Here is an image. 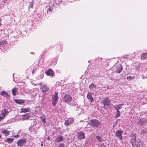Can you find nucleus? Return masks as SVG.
<instances>
[{
  "instance_id": "1",
  "label": "nucleus",
  "mask_w": 147,
  "mask_h": 147,
  "mask_svg": "<svg viewBox=\"0 0 147 147\" xmlns=\"http://www.w3.org/2000/svg\"><path fill=\"white\" fill-rule=\"evenodd\" d=\"M88 124L94 127L98 128L101 124L100 122L96 119H92L90 120L88 123Z\"/></svg>"
},
{
  "instance_id": "2",
  "label": "nucleus",
  "mask_w": 147,
  "mask_h": 147,
  "mask_svg": "<svg viewBox=\"0 0 147 147\" xmlns=\"http://www.w3.org/2000/svg\"><path fill=\"white\" fill-rule=\"evenodd\" d=\"M133 147H146V145L142 142L140 141H136L132 144Z\"/></svg>"
},
{
  "instance_id": "3",
  "label": "nucleus",
  "mask_w": 147,
  "mask_h": 147,
  "mask_svg": "<svg viewBox=\"0 0 147 147\" xmlns=\"http://www.w3.org/2000/svg\"><path fill=\"white\" fill-rule=\"evenodd\" d=\"M58 92H56L52 96V104L54 106L56 104L58 99Z\"/></svg>"
},
{
  "instance_id": "4",
  "label": "nucleus",
  "mask_w": 147,
  "mask_h": 147,
  "mask_svg": "<svg viewBox=\"0 0 147 147\" xmlns=\"http://www.w3.org/2000/svg\"><path fill=\"white\" fill-rule=\"evenodd\" d=\"M123 133V131L121 129L117 131L115 134V136L117 137L119 140H121L123 139L122 135Z\"/></svg>"
},
{
  "instance_id": "5",
  "label": "nucleus",
  "mask_w": 147,
  "mask_h": 147,
  "mask_svg": "<svg viewBox=\"0 0 147 147\" xmlns=\"http://www.w3.org/2000/svg\"><path fill=\"white\" fill-rule=\"evenodd\" d=\"M115 71L117 73H120L122 70V67L120 64H116L114 66Z\"/></svg>"
},
{
  "instance_id": "6",
  "label": "nucleus",
  "mask_w": 147,
  "mask_h": 147,
  "mask_svg": "<svg viewBox=\"0 0 147 147\" xmlns=\"http://www.w3.org/2000/svg\"><path fill=\"white\" fill-rule=\"evenodd\" d=\"M26 139L24 138L18 140L17 142V145L19 146H22L24 145L26 142Z\"/></svg>"
},
{
  "instance_id": "7",
  "label": "nucleus",
  "mask_w": 147,
  "mask_h": 147,
  "mask_svg": "<svg viewBox=\"0 0 147 147\" xmlns=\"http://www.w3.org/2000/svg\"><path fill=\"white\" fill-rule=\"evenodd\" d=\"M40 89H42V92L43 94H45L49 90V88L46 84L41 85L40 87Z\"/></svg>"
},
{
  "instance_id": "8",
  "label": "nucleus",
  "mask_w": 147,
  "mask_h": 147,
  "mask_svg": "<svg viewBox=\"0 0 147 147\" xmlns=\"http://www.w3.org/2000/svg\"><path fill=\"white\" fill-rule=\"evenodd\" d=\"M72 100V98L70 95L69 94H66L63 98V101L66 103L70 102Z\"/></svg>"
},
{
  "instance_id": "9",
  "label": "nucleus",
  "mask_w": 147,
  "mask_h": 147,
  "mask_svg": "<svg viewBox=\"0 0 147 147\" xmlns=\"http://www.w3.org/2000/svg\"><path fill=\"white\" fill-rule=\"evenodd\" d=\"M110 103V101L109 99L108 98H106L103 100L102 102H101L100 104H101L103 106L104 108L106 109V107H105V106L108 105Z\"/></svg>"
},
{
  "instance_id": "10",
  "label": "nucleus",
  "mask_w": 147,
  "mask_h": 147,
  "mask_svg": "<svg viewBox=\"0 0 147 147\" xmlns=\"http://www.w3.org/2000/svg\"><path fill=\"white\" fill-rule=\"evenodd\" d=\"M9 113V112L6 109H4L3 110L0 115V117L2 119H4L7 114Z\"/></svg>"
},
{
  "instance_id": "11",
  "label": "nucleus",
  "mask_w": 147,
  "mask_h": 147,
  "mask_svg": "<svg viewBox=\"0 0 147 147\" xmlns=\"http://www.w3.org/2000/svg\"><path fill=\"white\" fill-rule=\"evenodd\" d=\"M65 122L64 123L65 125L67 126L70 124L72 123L74 121V119L73 118H68L66 120H65Z\"/></svg>"
},
{
  "instance_id": "12",
  "label": "nucleus",
  "mask_w": 147,
  "mask_h": 147,
  "mask_svg": "<svg viewBox=\"0 0 147 147\" xmlns=\"http://www.w3.org/2000/svg\"><path fill=\"white\" fill-rule=\"evenodd\" d=\"M78 139L81 140L84 139L85 138L84 133L82 131H81L78 134Z\"/></svg>"
},
{
  "instance_id": "13",
  "label": "nucleus",
  "mask_w": 147,
  "mask_h": 147,
  "mask_svg": "<svg viewBox=\"0 0 147 147\" xmlns=\"http://www.w3.org/2000/svg\"><path fill=\"white\" fill-rule=\"evenodd\" d=\"M130 136L132 137V138L131 139V143L132 144H134V142H135L136 141V134H131Z\"/></svg>"
},
{
  "instance_id": "14",
  "label": "nucleus",
  "mask_w": 147,
  "mask_h": 147,
  "mask_svg": "<svg viewBox=\"0 0 147 147\" xmlns=\"http://www.w3.org/2000/svg\"><path fill=\"white\" fill-rule=\"evenodd\" d=\"M45 73L47 76H53V71L50 69H49L48 70L46 71Z\"/></svg>"
},
{
  "instance_id": "15",
  "label": "nucleus",
  "mask_w": 147,
  "mask_h": 147,
  "mask_svg": "<svg viewBox=\"0 0 147 147\" xmlns=\"http://www.w3.org/2000/svg\"><path fill=\"white\" fill-rule=\"evenodd\" d=\"M87 97L90 102H92L94 101V99L92 97L91 92H89L88 93Z\"/></svg>"
},
{
  "instance_id": "16",
  "label": "nucleus",
  "mask_w": 147,
  "mask_h": 147,
  "mask_svg": "<svg viewBox=\"0 0 147 147\" xmlns=\"http://www.w3.org/2000/svg\"><path fill=\"white\" fill-rule=\"evenodd\" d=\"M30 108H22L21 109L20 113H25L30 111Z\"/></svg>"
},
{
  "instance_id": "17",
  "label": "nucleus",
  "mask_w": 147,
  "mask_h": 147,
  "mask_svg": "<svg viewBox=\"0 0 147 147\" xmlns=\"http://www.w3.org/2000/svg\"><path fill=\"white\" fill-rule=\"evenodd\" d=\"M64 139V137L61 135H60L55 139V141L57 142H60Z\"/></svg>"
},
{
  "instance_id": "18",
  "label": "nucleus",
  "mask_w": 147,
  "mask_h": 147,
  "mask_svg": "<svg viewBox=\"0 0 147 147\" xmlns=\"http://www.w3.org/2000/svg\"><path fill=\"white\" fill-rule=\"evenodd\" d=\"M124 105L123 104H119L117 105L114 106V108L117 111H119V109H120L122 108L121 106Z\"/></svg>"
},
{
  "instance_id": "19",
  "label": "nucleus",
  "mask_w": 147,
  "mask_h": 147,
  "mask_svg": "<svg viewBox=\"0 0 147 147\" xmlns=\"http://www.w3.org/2000/svg\"><path fill=\"white\" fill-rule=\"evenodd\" d=\"M0 95L4 96L7 98H9V96L7 93L5 92V91H3L0 93Z\"/></svg>"
},
{
  "instance_id": "20",
  "label": "nucleus",
  "mask_w": 147,
  "mask_h": 147,
  "mask_svg": "<svg viewBox=\"0 0 147 147\" xmlns=\"http://www.w3.org/2000/svg\"><path fill=\"white\" fill-rule=\"evenodd\" d=\"M14 139L12 138H7L5 141L6 142H8L9 144H10L13 142Z\"/></svg>"
},
{
  "instance_id": "21",
  "label": "nucleus",
  "mask_w": 147,
  "mask_h": 147,
  "mask_svg": "<svg viewBox=\"0 0 147 147\" xmlns=\"http://www.w3.org/2000/svg\"><path fill=\"white\" fill-rule=\"evenodd\" d=\"M1 132L6 136L9 135L10 133L9 131H7V130H2Z\"/></svg>"
},
{
  "instance_id": "22",
  "label": "nucleus",
  "mask_w": 147,
  "mask_h": 147,
  "mask_svg": "<svg viewBox=\"0 0 147 147\" xmlns=\"http://www.w3.org/2000/svg\"><path fill=\"white\" fill-rule=\"evenodd\" d=\"M14 101L16 103L18 104H22L24 103L25 102V101L23 100L16 99Z\"/></svg>"
},
{
  "instance_id": "23",
  "label": "nucleus",
  "mask_w": 147,
  "mask_h": 147,
  "mask_svg": "<svg viewBox=\"0 0 147 147\" xmlns=\"http://www.w3.org/2000/svg\"><path fill=\"white\" fill-rule=\"evenodd\" d=\"M22 119H27L30 117V115L29 114L27 113L22 115Z\"/></svg>"
},
{
  "instance_id": "24",
  "label": "nucleus",
  "mask_w": 147,
  "mask_h": 147,
  "mask_svg": "<svg viewBox=\"0 0 147 147\" xmlns=\"http://www.w3.org/2000/svg\"><path fill=\"white\" fill-rule=\"evenodd\" d=\"M18 90V88H14L12 90V93L13 94L14 96H15L16 94H17L18 93L17 90Z\"/></svg>"
},
{
  "instance_id": "25",
  "label": "nucleus",
  "mask_w": 147,
  "mask_h": 147,
  "mask_svg": "<svg viewBox=\"0 0 147 147\" xmlns=\"http://www.w3.org/2000/svg\"><path fill=\"white\" fill-rule=\"evenodd\" d=\"M96 138L98 142H102V139L101 136H96Z\"/></svg>"
},
{
  "instance_id": "26",
  "label": "nucleus",
  "mask_w": 147,
  "mask_h": 147,
  "mask_svg": "<svg viewBox=\"0 0 147 147\" xmlns=\"http://www.w3.org/2000/svg\"><path fill=\"white\" fill-rule=\"evenodd\" d=\"M96 88V85L94 84L93 83L90 84L89 86V88L90 89L95 88Z\"/></svg>"
},
{
  "instance_id": "27",
  "label": "nucleus",
  "mask_w": 147,
  "mask_h": 147,
  "mask_svg": "<svg viewBox=\"0 0 147 147\" xmlns=\"http://www.w3.org/2000/svg\"><path fill=\"white\" fill-rule=\"evenodd\" d=\"M141 123L142 125L145 124H146V119H140Z\"/></svg>"
},
{
  "instance_id": "28",
  "label": "nucleus",
  "mask_w": 147,
  "mask_h": 147,
  "mask_svg": "<svg viewBox=\"0 0 147 147\" xmlns=\"http://www.w3.org/2000/svg\"><path fill=\"white\" fill-rule=\"evenodd\" d=\"M120 116V113L119 111H117L116 114L115 115V117L116 118H118Z\"/></svg>"
},
{
  "instance_id": "29",
  "label": "nucleus",
  "mask_w": 147,
  "mask_h": 147,
  "mask_svg": "<svg viewBox=\"0 0 147 147\" xmlns=\"http://www.w3.org/2000/svg\"><path fill=\"white\" fill-rule=\"evenodd\" d=\"M40 119L41 120V121L44 123H46V121H45V117H44V116H42V117H40Z\"/></svg>"
},
{
  "instance_id": "30",
  "label": "nucleus",
  "mask_w": 147,
  "mask_h": 147,
  "mask_svg": "<svg viewBox=\"0 0 147 147\" xmlns=\"http://www.w3.org/2000/svg\"><path fill=\"white\" fill-rule=\"evenodd\" d=\"M142 132L143 134H146L147 133V128L143 129L141 131Z\"/></svg>"
},
{
  "instance_id": "31",
  "label": "nucleus",
  "mask_w": 147,
  "mask_h": 147,
  "mask_svg": "<svg viewBox=\"0 0 147 147\" xmlns=\"http://www.w3.org/2000/svg\"><path fill=\"white\" fill-rule=\"evenodd\" d=\"M43 71H42L41 72V74H40L39 76L38 77V79H42L43 77Z\"/></svg>"
},
{
  "instance_id": "32",
  "label": "nucleus",
  "mask_w": 147,
  "mask_h": 147,
  "mask_svg": "<svg viewBox=\"0 0 147 147\" xmlns=\"http://www.w3.org/2000/svg\"><path fill=\"white\" fill-rule=\"evenodd\" d=\"M134 76L131 77V76H129L127 77V78L128 80H130L134 79Z\"/></svg>"
},
{
  "instance_id": "33",
  "label": "nucleus",
  "mask_w": 147,
  "mask_h": 147,
  "mask_svg": "<svg viewBox=\"0 0 147 147\" xmlns=\"http://www.w3.org/2000/svg\"><path fill=\"white\" fill-rule=\"evenodd\" d=\"M136 64H137V65H136L135 68L136 69L138 70L140 67V66H139L140 63L138 62H136Z\"/></svg>"
},
{
  "instance_id": "34",
  "label": "nucleus",
  "mask_w": 147,
  "mask_h": 147,
  "mask_svg": "<svg viewBox=\"0 0 147 147\" xmlns=\"http://www.w3.org/2000/svg\"><path fill=\"white\" fill-rule=\"evenodd\" d=\"M6 41L5 40H3L0 42V45H4L6 44Z\"/></svg>"
},
{
  "instance_id": "35",
  "label": "nucleus",
  "mask_w": 147,
  "mask_h": 147,
  "mask_svg": "<svg viewBox=\"0 0 147 147\" xmlns=\"http://www.w3.org/2000/svg\"><path fill=\"white\" fill-rule=\"evenodd\" d=\"M19 136H20L19 135L17 134V135H13L12 136L14 138H18L19 137Z\"/></svg>"
},
{
  "instance_id": "36",
  "label": "nucleus",
  "mask_w": 147,
  "mask_h": 147,
  "mask_svg": "<svg viewBox=\"0 0 147 147\" xmlns=\"http://www.w3.org/2000/svg\"><path fill=\"white\" fill-rule=\"evenodd\" d=\"M58 147H65V145L64 144H60Z\"/></svg>"
},
{
  "instance_id": "37",
  "label": "nucleus",
  "mask_w": 147,
  "mask_h": 147,
  "mask_svg": "<svg viewBox=\"0 0 147 147\" xmlns=\"http://www.w3.org/2000/svg\"><path fill=\"white\" fill-rule=\"evenodd\" d=\"M145 56H142L141 57V58L142 59L144 60L145 59V58H147V57H145Z\"/></svg>"
},
{
  "instance_id": "38",
  "label": "nucleus",
  "mask_w": 147,
  "mask_h": 147,
  "mask_svg": "<svg viewBox=\"0 0 147 147\" xmlns=\"http://www.w3.org/2000/svg\"><path fill=\"white\" fill-rule=\"evenodd\" d=\"M70 105H71L73 106H75L77 105L76 103L74 102V104H69Z\"/></svg>"
},
{
  "instance_id": "39",
  "label": "nucleus",
  "mask_w": 147,
  "mask_h": 147,
  "mask_svg": "<svg viewBox=\"0 0 147 147\" xmlns=\"http://www.w3.org/2000/svg\"><path fill=\"white\" fill-rule=\"evenodd\" d=\"M105 146H106L104 144H101L100 146V147H105Z\"/></svg>"
},
{
  "instance_id": "40",
  "label": "nucleus",
  "mask_w": 147,
  "mask_h": 147,
  "mask_svg": "<svg viewBox=\"0 0 147 147\" xmlns=\"http://www.w3.org/2000/svg\"><path fill=\"white\" fill-rule=\"evenodd\" d=\"M29 7H31L32 8H33V4L32 3H31L30 4Z\"/></svg>"
},
{
  "instance_id": "41",
  "label": "nucleus",
  "mask_w": 147,
  "mask_h": 147,
  "mask_svg": "<svg viewBox=\"0 0 147 147\" xmlns=\"http://www.w3.org/2000/svg\"><path fill=\"white\" fill-rule=\"evenodd\" d=\"M34 68H33V71L32 72V74H33V73H34Z\"/></svg>"
},
{
  "instance_id": "42",
  "label": "nucleus",
  "mask_w": 147,
  "mask_h": 147,
  "mask_svg": "<svg viewBox=\"0 0 147 147\" xmlns=\"http://www.w3.org/2000/svg\"><path fill=\"white\" fill-rule=\"evenodd\" d=\"M147 55V53H144L143 55Z\"/></svg>"
},
{
  "instance_id": "43",
  "label": "nucleus",
  "mask_w": 147,
  "mask_h": 147,
  "mask_svg": "<svg viewBox=\"0 0 147 147\" xmlns=\"http://www.w3.org/2000/svg\"><path fill=\"white\" fill-rule=\"evenodd\" d=\"M146 123H147V119H146Z\"/></svg>"
},
{
  "instance_id": "44",
  "label": "nucleus",
  "mask_w": 147,
  "mask_h": 147,
  "mask_svg": "<svg viewBox=\"0 0 147 147\" xmlns=\"http://www.w3.org/2000/svg\"><path fill=\"white\" fill-rule=\"evenodd\" d=\"M1 19H0V26L1 25Z\"/></svg>"
},
{
  "instance_id": "45",
  "label": "nucleus",
  "mask_w": 147,
  "mask_h": 147,
  "mask_svg": "<svg viewBox=\"0 0 147 147\" xmlns=\"http://www.w3.org/2000/svg\"><path fill=\"white\" fill-rule=\"evenodd\" d=\"M2 136L0 134V138H1Z\"/></svg>"
},
{
  "instance_id": "46",
  "label": "nucleus",
  "mask_w": 147,
  "mask_h": 147,
  "mask_svg": "<svg viewBox=\"0 0 147 147\" xmlns=\"http://www.w3.org/2000/svg\"><path fill=\"white\" fill-rule=\"evenodd\" d=\"M142 78H143V79H144V78H145V77H144V76H143V77H142Z\"/></svg>"
},
{
  "instance_id": "47",
  "label": "nucleus",
  "mask_w": 147,
  "mask_h": 147,
  "mask_svg": "<svg viewBox=\"0 0 147 147\" xmlns=\"http://www.w3.org/2000/svg\"><path fill=\"white\" fill-rule=\"evenodd\" d=\"M41 146L42 145V144H41Z\"/></svg>"
}]
</instances>
